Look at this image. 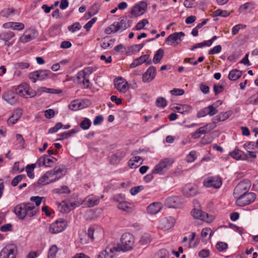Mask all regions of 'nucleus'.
Segmentation results:
<instances>
[{
    "mask_svg": "<svg viewBox=\"0 0 258 258\" xmlns=\"http://www.w3.org/2000/svg\"><path fill=\"white\" fill-rule=\"evenodd\" d=\"M44 198L34 196L30 198V201L34 202L35 205L31 203H23L18 204L14 208V213L21 220H24L26 217H32L38 212V207Z\"/></svg>",
    "mask_w": 258,
    "mask_h": 258,
    "instance_id": "obj_1",
    "label": "nucleus"
},
{
    "mask_svg": "<svg viewBox=\"0 0 258 258\" xmlns=\"http://www.w3.org/2000/svg\"><path fill=\"white\" fill-rule=\"evenodd\" d=\"M16 93L21 96L24 97H33L36 95H41L43 92L49 94H60L62 92L60 89L47 88L44 87L39 88L37 92L31 89L29 86L26 83H23L19 85L16 89Z\"/></svg>",
    "mask_w": 258,
    "mask_h": 258,
    "instance_id": "obj_2",
    "label": "nucleus"
},
{
    "mask_svg": "<svg viewBox=\"0 0 258 258\" xmlns=\"http://www.w3.org/2000/svg\"><path fill=\"white\" fill-rule=\"evenodd\" d=\"M135 243L134 236L130 233H125L120 238V243H115V246L119 252H126L133 249Z\"/></svg>",
    "mask_w": 258,
    "mask_h": 258,
    "instance_id": "obj_3",
    "label": "nucleus"
},
{
    "mask_svg": "<svg viewBox=\"0 0 258 258\" xmlns=\"http://www.w3.org/2000/svg\"><path fill=\"white\" fill-rule=\"evenodd\" d=\"M124 18L126 17L121 18L119 22H115L112 24L105 29V33L107 34L116 33L118 32H122L130 27V25H127Z\"/></svg>",
    "mask_w": 258,
    "mask_h": 258,
    "instance_id": "obj_4",
    "label": "nucleus"
},
{
    "mask_svg": "<svg viewBox=\"0 0 258 258\" xmlns=\"http://www.w3.org/2000/svg\"><path fill=\"white\" fill-rule=\"evenodd\" d=\"M99 231L101 230L95 226L90 227L88 229L87 233L82 232L79 234L80 242L83 244L88 243L90 240H93L95 237H98Z\"/></svg>",
    "mask_w": 258,
    "mask_h": 258,
    "instance_id": "obj_5",
    "label": "nucleus"
},
{
    "mask_svg": "<svg viewBox=\"0 0 258 258\" xmlns=\"http://www.w3.org/2000/svg\"><path fill=\"white\" fill-rule=\"evenodd\" d=\"M173 162V160L169 158L160 160L159 163L153 168L152 173L161 175L164 174L170 168Z\"/></svg>",
    "mask_w": 258,
    "mask_h": 258,
    "instance_id": "obj_6",
    "label": "nucleus"
},
{
    "mask_svg": "<svg viewBox=\"0 0 258 258\" xmlns=\"http://www.w3.org/2000/svg\"><path fill=\"white\" fill-rule=\"evenodd\" d=\"M55 75L51 71L48 70H40L31 73L29 74L30 80L42 81L43 80L55 79Z\"/></svg>",
    "mask_w": 258,
    "mask_h": 258,
    "instance_id": "obj_7",
    "label": "nucleus"
},
{
    "mask_svg": "<svg viewBox=\"0 0 258 258\" xmlns=\"http://www.w3.org/2000/svg\"><path fill=\"white\" fill-rule=\"evenodd\" d=\"M251 186L250 182L248 180H242L240 181L235 187L233 195L237 198L240 195L249 193L248 191Z\"/></svg>",
    "mask_w": 258,
    "mask_h": 258,
    "instance_id": "obj_8",
    "label": "nucleus"
},
{
    "mask_svg": "<svg viewBox=\"0 0 258 258\" xmlns=\"http://www.w3.org/2000/svg\"><path fill=\"white\" fill-rule=\"evenodd\" d=\"M64 166H56L53 169L47 171V174L51 180L50 182H54L62 178L64 175Z\"/></svg>",
    "mask_w": 258,
    "mask_h": 258,
    "instance_id": "obj_9",
    "label": "nucleus"
},
{
    "mask_svg": "<svg viewBox=\"0 0 258 258\" xmlns=\"http://www.w3.org/2000/svg\"><path fill=\"white\" fill-rule=\"evenodd\" d=\"M255 194L253 192L240 195L236 198V204L240 207L249 205L255 200Z\"/></svg>",
    "mask_w": 258,
    "mask_h": 258,
    "instance_id": "obj_10",
    "label": "nucleus"
},
{
    "mask_svg": "<svg viewBox=\"0 0 258 258\" xmlns=\"http://www.w3.org/2000/svg\"><path fill=\"white\" fill-rule=\"evenodd\" d=\"M115 252H119L115 246V243H110L105 249L99 253L97 258H113L115 255Z\"/></svg>",
    "mask_w": 258,
    "mask_h": 258,
    "instance_id": "obj_11",
    "label": "nucleus"
},
{
    "mask_svg": "<svg viewBox=\"0 0 258 258\" xmlns=\"http://www.w3.org/2000/svg\"><path fill=\"white\" fill-rule=\"evenodd\" d=\"M16 247L14 245H8L0 251V258H16Z\"/></svg>",
    "mask_w": 258,
    "mask_h": 258,
    "instance_id": "obj_12",
    "label": "nucleus"
},
{
    "mask_svg": "<svg viewBox=\"0 0 258 258\" xmlns=\"http://www.w3.org/2000/svg\"><path fill=\"white\" fill-rule=\"evenodd\" d=\"M66 227L67 222L62 219H59L51 224L49 230L52 234H56L62 232Z\"/></svg>",
    "mask_w": 258,
    "mask_h": 258,
    "instance_id": "obj_13",
    "label": "nucleus"
},
{
    "mask_svg": "<svg viewBox=\"0 0 258 258\" xmlns=\"http://www.w3.org/2000/svg\"><path fill=\"white\" fill-rule=\"evenodd\" d=\"M191 213L195 218L208 223L211 222L214 220L213 216H209L208 214L203 212L201 209H194Z\"/></svg>",
    "mask_w": 258,
    "mask_h": 258,
    "instance_id": "obj_14",
    "label": "nucleus"
},
{
    "mask_svg": "<svg viewBox=\"0 0 258 258\" xmlns=\"http://www.w3.org/2000/svg\"><path fill=\"white\" fill-rule=\"evenodd\" d=\"M147 7V3L144 1H141L134 6L130 13L132 17H137L143 15L145 12Z\"/></svg>",
    "mask_w": 258,
    "mask_h": 258,
    "instance_id": "obj_15",
    "label": "nucleus"
},
{
    "mask_svg": "<svg viewBox=\"0 0 258 258\" xmlns=\"http://www.w3.org/2000/svg\"><path fill=\"white\" fill-rule=\"evenodd\" d=\"M204 185L207 187L219 188L222 185V180L219 176L208 178L204 180Z\"/></svg>",
    "mask_w": 258,
    "mask_h": 258,
    "instance_id": "obj_16",
    "label": "nucleus"
},
{
    "mask_svg": "<svg viewBox=\"0 0 258 258\" xmlns=\"http://www.w3.org/2000/svg\"><path fill=\"white\" fill-rule=\"evenodd\" d=\"M185 36L182 32H175L169 35L165 40V42L171 45L175 46L181 41V38Z\"/></svg>",
    "mask_w": 258,
    "mask_h": 258,
    "instance_id": "obj_17",
    "label": "nucleus"
},
{
    "mask_svg": "<svg viewBox=\"0 0 258 258\" xmlns=\"http://www.w3.org/2000/svg\"><path fill=\"white\" fill-rule=\"evenodd\" d=\"M182 204L181 199L178 196L168 197L165 201V205L168 208H178L180 207Z\"/></svg>",
    "mask_w": 258,
    "mask_h": 258,
    "instance_id": "obj_18",
    "label": "nucleus"
},
{
    "mask_svg": "<svg viewBox=\"0 0 258 258\" xmlns=\"http://www.w3.org/2000/svg\"><path fill=\"white\" fill-rule=\"evenodd\" d=\"M2 98L12 105L16 104L18 101L17 95L14 91L11 90H8L3 93Z\"/></svg>",
    "mask_w": 258,
    "mask_h": 258,
    "instance_id": "obj_19",
    "label": "nucleus"
},
{
    "mask_svg": "<svg viewBox=\"0 0 258 258\" xmlns=\"http://www.w3.org/2000/svg\"><path fill=\"white\" fill-rule=\"evenodd\" d=\"M175 223V219L172 217H165L159 223V227L164 230H167L172 228Z\"/></svg>",
    "mask_w": 258,
    "mask_h": 258,
    "instance_id": "obj_20",
    "label": "nucleus"
},
{
    "mask_svg": "<svg viewBox=\"0 0 258 258\" xmlns=\"http://www.w3.org/2000/svg\"><path fill=\"white\" fill-rule=\"evenodd\" d=\"M182 193L187 197H194L198 193V187L191 184H186L183 187Z\"/></svg>",
    "mask_w": 258,
    "mask_h": 258,
    "instance_id": "obj_21",
    "label": "nucleus"
},
{
    "mask_svg": "<svg viewBox=\"0 0 258 258\" xmlns=\"http://www.w3.org/2000/svg\"><path fill=\"white\" fill-rule=\"evenodd\" d=\"M36 164L38 167L44 166L46 167H50L53 165V162L48 155H44L37 160Z\"/></svg>",
    "mask_w": 258,
    "mask_h": 258,
    "instance_id": "obj_22",
    "label": "nucleus"
},
{
    "mask_svg": "<svg viewBox=\"0 0 258 258\" xmlns=\"http://www.w3.org/2000/svg\"><path fill=\"white\" fill-rule=\"evenodd\" d=\"M100 201V199L98 196L91 195L87 196L83 201L84 205L88 207H92L97 205Z\"/></svg>",
    "mask_w": 258,
    "mask_h": 258,
    "instance_id": "obj_23",
    "label": "nucleus"
},
{
    "mask_svg": "<svg viewBox=\"0 0 258 258\" xmlns=\"http://www.w3.org/2000/svg\"><path fill=\"white\" fill-rule=\"evenodd\" d=\"M22 110L20 108L15 109L12 115L9 118L7 123L9 125H13L15 124L19 119L22 114Z\"/></svg>",
    "mask_w": 258,
    "mask_h": 258,
    "instance_id": "obj_24",
    "label": "nucleus"
},
{
    "mask_svg": "<svg viewBox=\"0 0 258 258\" xmlns=\"http://www.w3.org/2000/svg\"><path fill=\"white\" fill-rule=\"evenodd\" d=\"M93 72V69L92 67L85 68L83 70L78 73L77 78L78 80L82 79V81H89L88 78Z\"/></svg>",
    "mask_w": 258,
    "mask_h": 258,
    "instance_id": "obj_25",
    "label": "nucleus"
},
{
    "mask_svg": "<svg viewBox=\"0 0 258 258\" xmlns=\"http://www.w3.org/2000/svg\"><path fill=\"white\" fill-rule=\"evenodd\" d=\"M229 155L236 160H246L247 159V156L244 152L239 150L237 147L229 153Z\"/></svg>",
    "mask_w": 258,
    "mask_h": 258,
    "instance_id": "obj_26",
    "label": "nucleus"
},
{
    "mask_svg": "<svg viewBox=\"0 0 258 258\" xmlns=\"http://www.w3.org/2000/svg\"><path fill=\"white\" fill-rule=\"evenodd\" d=\"M163 205L160 202H154L151 204L147 207V210L149 214L155 215L160 211L162 209Z\"/></svg>",
    "mask_w": 258,
    "mask_h": 258,
    "instance_id": "obj_27",
    "label": "nucleus"
},
{
    "mask_svg": "<svg viewBox=\"0 0 258 258\" xmlns=\"http://www.w3.org/2000/svg\"><path fill=\"white\" fill-rule=\"evenodd\" d=\"M75 205L69 201H63L58 204V208L61 213H68L75 207Z\"/></svg>",
    "mask_w": 258,
    "mask_h": 258,
    "instance_id": "obj_28",
    "label": "nucleus"
},
{
    "mask_svg": "<svg viewBox=\"0 0 258 258\" xmlns=\"http://www.w3.org/2000/svg\"><path fill=\"white\" fill-rule=\"evenodd\" d=\"M126 153L124 151H119L112 155L110 158V162L112 165L119 164L121 160L125 157Z\"/></svg>",
    "mask_w": 258,
    "mask_h": 258,
    "instance_id": "obj_29",
    "label": "nucleus"
},
{
    "mask_svg": "<svg viewBox=\"0 0 258 258\" xmlns=\"http://www.w3.org/2000/svg\"><path fill=\"white\" fill-rule=\"evenodd\" d=\"M143 159L140 156H134L128 162V166L132 169H135L139 167L143 163Z\"/></svg>",
    "mask_w": 258,
    "mask_h": 258,
    "instance_id": "obj_30",
    "label": "nucleus"
},
{
    "mask_svg": "<svg viewBox=\"0 0 258 258\" xmlns=\"http://www.w3.org/2000/svg\"><path fill=\"white\" fill-rule=\"evenodd\" d=\"M114 86L120 93H125L129 89L128 82H114Z\"/></svg>",
    "mask_w": 258,
    "mask_h": 258,
    "instance_id": "obj_31",
    "label": "nucleus"
},
{
    "mask_svg": "<svg viewBox=\"0 0 258 258\" xmlns=\"http://www.w3.org/2000/svg\"><path fill=\"white\" fill-rule=\"evenodd\" d=\"M117 208L127 213L132 212L134 210L133 205L125 201L119 203L117 205Z\"/></svg>",
    "mask_w": 258,
    "mask_h": 258,
    "instance_id": "obj_32",
    "label": "nucleus"
},
{
    "mask_svg": "<svg viewBox=\"0 0 258 258\" xmlns=\"http://www.w3.org/2000/svg\"><path fill=\"white\" fill-rule=\"evenodd\" d=\"M37 35L38 33L37 31L33 29L31 31L30 34L23 35L21 36L20 38V41L22 43H26L34 39L37 36Z\"/></svg>",
    "mask_w": 258,
    "mask_h": 258,
    "instance_id": "obj_33",
    "label": "nucleus"
},
{
    "mask_svg": "<svg viewBox=\"0 0 258 258\" xmlns=\"http://www.w3.org/2000/svg\"><path fill=\"white\" fill-rule=\"evenodd\" d=\"M6 28H11L14 30H22L24 28V25L22 23L18 22H9L3 25Z\"/></svg>",
    "mask_w": 258,
    "mask_h": 258,
    "instance_id": "obj_34",
    "label": "nucleus"
},
{
    "mask_svg": "<svg viewBox=\"0 0 258 258\" xmlns=\"http://www.w3.org/2000/svg\"><path fill=\"white\" fill-rule=\"evenodd\" d=\"M156 76V68L151 66L150 67L147 71L143 75V78L148 80H153Z\"/></svg>",
    "mask_w": 258,
    "mask_h": 258,
    "instance_id": "obj_35",
    "label": "nucleus"
},
{
    "mask_svg": "<svg viewBox=\"0 0 258 258\" xmlns=\"http://www.w3.org/2000/svg\"><path fill=\"white\" fill-rule=\"evenodd\" d=\"M100 9L99 5L97 4H94L89 9L88 12L86 14V19H88L91 18L92 16L96 14Z\"/></svg>",
    "mask_w": 258,
    "mask_h": 258,
    "instance_id": "obj_36",
    "label": "nucleus"
},
{
    "mask_svg": "<svg viewBox=\"0 0 258 258\" xmlns=\"http://www.w3.org/2000/svg\"><path fill=\"white\" fill-rule=\"evenodd\" d=\"M242 75L241 71L237 69H233L229 72L228 78L230 81H236L240 78Z\"/></svg>",
    "mask_w": 258,
    "mask_h": 258,
    "instance_id": "obj_37",
    "label": "nucleus"
},
{
    "mask_svg": "<svg viewBox=\"0 0 258 258\" xmlns=\"http://www.w3.org/2000/svg\"><path fill=\"white\" fill-rule=\"evenodd\" d=\"M15 34L11 31H5L0 33V39L4 41H8L14 37Z\"/></svg>",
    "mask_w": 258,
    "mask_h": 258,
    "instance_id": "obj_38",
    "label": "nucleus"
},
{
    "mask_svg": "<svg viewBox=\"0 0 258 258\" xmlns=\"http://www.w3.org/2000/svg\"><path fill=\"white\" fill-rule=\"evenodd\" d=\"M164 51L162 48L159 49L155 53L153 61L154 63H159L162 59L164 55Z\"/></svg>",
    "mask_w": 258,
    "mask_h": 258,
    "instance_id": "obj_39",
    "label": "nucleus"
},
{
    "mask_svg": "<svg viewBox=\"0 0 258 258\" xmlns=\"http://www.w3.org/2000/svg\"><path fill=\"white\" fill-rule=\"evenodd\" d=\"M84 107L82 103L78 100L72 101L69 105L70 109L73 111H77Z\"/></svg>",
    "mask_w": 258,
    "mask_h": 258,
    "instance_id": "obj_40",
    "label": "nucleus"
},
{
    "mask_svg": "<svg viewBox=\"0 0 258 258\" xmlns=\"http://www.w3.org/2000/svg\"><path fill=\"white\" fill-rule=\"evenodd\" d=\"M78 86L82 89H89L92 91L98 90L93 84L90 83V82H78Z\"/></svg>",
    "mask_w": 258,
    "mask_h": 258,
    "instance_id": "obj_41",
    "label": "nucleus"
},
{
    "mask_svg": "<svg viewBox=\"0 0 258 258\" xmlns=\"http://www.w3.org/2000/svg\"><path fill=\"white\" fill-rule=\"evenodd\" d=\"M51 180L49 178V176L47 174V172H46L43 175L41 176L37 181L39 185H45L48 184L50 183Z\"/></svg>",
    "mask_w": 258,
    "mask_h": 258,
    "instance_id": "obj_42",
    "label": "nucleus"
},
{
    "mask_svg": "<svg viewBox=\"0 0 258 258\" xmlns=\"http://www.w3.org/2000/svg\"><path fill=\"white\" fill-rule=\"evenodd\" d=\"M149 57L150 56L148 54L142 55L138 58L135 59L132 63L131 66L135 67L143 63H145V62L147 61V59H148Z\"/></svg>",
    "mask_w": 258,
    "mask_h": 258,
    "instance_id": "obj_43",
    "label": "nucleus"
},
{
    "mask_svg": "<svg viewBox=\"0 0 258 258\" xmlns=\"http://www.w3.org/2000/svg\"><path fill=\"white\" fill-rule=\"evenodd\" d=\"M52 192L57 194H69L70 190L67 185H62L60 188H56L52 190Z\"/></svg>",
    "mask_w": 258,
    "mask_h": 258,
    "instance_id": "obj_44",
    "label": "nucleus"
},
{
    "mask_svg": "<svg viewBox=\"0 0 258 258\" xmlns=\"http://www.w3.org/2000/svg\"><path fill=\"white\" fill-rule=\"evenodd\" d=\"M58 248L56 245H52L48 249L47 257L48 258H56V254L58 252Z\"/></svg>",
    "mask_w": 258,
    "mask_h": 258,
    "instance_id": "obj_45",
    "label": "nucleus"
},
{
    "mask_svg": "<svg viewBox=\"0 0 258 258\" xmlns=\"http://www.w3.org/2000/svg\"><path fill=\"white\" fill-rule=\"evenodd\" d=\"M254 5L252 3L248 2L244 5H241L239 8V12L240 13H245L246 10H251L254 9Z\"/></svg>",
    "mask_w": 258,
    "mask_h": 258,
    "instance_id": "obj_46",
    "label": "nucleus"
},
{
    "mask_svg": "<svg viewBox=\"0 0 258 258\" xmlns=\"http://www.w3.org/2000/svg\"><path fill=\"white\" fill-rule=\"evenodd\" d=\"M36 164H32L28 165L26 167V171L27 174V176L31 179H33L34 177V169Z\"/></svg>",
    "mask_w": 258,
    "mask_h": 258,
    "instance_id": "obj_47",
    "label": "nucleus"
},
{
    "mask_svg": "<svg viewBox=\"0 0 258 258\" xmlns=\"http://www.w3.org/2000/svg\"><path fill=\"white\" fill-rule=\"evenodd\" d=\"M244 149L246 150H253L256 152V142H247L243 145Z\"/></svg>",
    "mask_w": 258,
    "mask_h": 258,
    "instance_id": "obj_48",
    "label": "nucleus"
},
{
    "mask_svg": "<svg viewBox=\"0 0 258 258\" xmlns=\"http://www.w3.org/2000/svg\"><path fill=\"white\" fill-rule=\"evenodd\" d=\"M213 235V232L210 228H204L201 232V236L203 238L209 239Z\"/></svg>",
    "mask_w": 258,
    "mask_h": 258,
    "instance_id": "obj_49",
    "label": "nucleus"
},
{
    "mask_svg": "<svg viewBox=\"0 0 258 258\" xmlns=\"http://www.w3.org/2000/svg\"><path fill=\"white\" fill-rule=\"evenodd\" d=\"M213 15L214 17L221 16L223 17H226L230 15V13L226 10L218 9L214 12Z\"/></svg>",
    "mask_w": 258,
    "mask_h": 258,
    "instance_id": "obj_50",
    "label": "nucleus"
},
{
    "mask_svg": "<svg viewBox=\"0 0 258 258\" xmlns=\"http://www.w3.org/2000/svg\"><path fill=\"white\" fill-rule=\"evenodd\" d=\"M26 177L24 174H20L15 177L11 182V184L13 186H17L24 178Z\"/></svg>",
    "mask_w": 258,
    "mask_h": 258,
    "instance_id": "obj_51",
    "label": "nucleus"
},
{
    "mask_svg": "<svg viewBox=\"0 0 258 258\" xmlns=\"http://www.w3.org/2000/svg\"><path fill=\"white\" fill-rule=\"evenodd\" d=\"M216 248L220 252L225 251L228 248V244L224 242L220 241L216 244Z\"/></svg>",
    "mask_w": 258,
    "mask_h": 258,
    "instance_id": "obj_52",
    "label": "nucleus"
},
{
    "mask_svg": "<svg viewBox=\"0 0 258 258\" xmlns=\"http://www.w3.org/2000/svg\"><path fill=\"white\" fill-rule=\"evenodd\" d=\"M91 122L87 118H85L80 124V126L83 130H88L91 126Z\"/></svg>",
    "mask_w": 258,
    "mask_h": 258,
    "instance_id": "obj_53",
    "label": "nucleus"
},
{
    "mask_svg": "<svg viewBox=\"0 0 258 258\" xmlns=\"http://www.w3.org/2000/svg\"><path fill=\"white\" fill-rule=\"evenodd\" d=\"M156 104L159 107L164 108L167 105L166 100L162 97H158L156 99Z\"/></svg>",
    "mask_w": 258,
    "mask_h": 258,
    "instance_id": "obj_54",
    "label": "nucleus"
},
{
    "mask_svg": "<svg viewBox=\"0 0 258 258\" xmlns=\"http://www.w3.org/2000/svg\"><path fill=\"white\" fill-rule=\"evenodd\" d=\"M81 28V26L79 22H76L68 27V30L72 32H75L76 31H78L80 30Z\"/></svg>",
    "mask_w": 258,
    "mask_h": 258,
    "instance_id": "obj_55",
    "label": "nucleus"
},
{
    "mask_svg": "<svg viewBox=\"0 0 258 258\" xmlns=\"http://www.w3.org/2000/svg\"><path fill=\"white\" fill-rule=\"evenodd\" d=\"M148 21L147 19H143L139 21L136 25V29L137 30H140L144 29L145 25L148 24Z\"/></svg>",
    "mask_w": 258,
    "mask_h": 258,
    "instance_id": "obj_56",
    "label": "nucleus"
},
{
    "mask_svg": "<svg viewBox=\"0 0 258 258\" xmlns=\"http://www.w3.org/2000/svg\"><path fill=\"white\" fill-rule=\"evenodd\" d=\"M208 115L210 116H213L218 113V110L214 105H210L207 107Z\"/></svg>",
    "mask_w": 258,
    "mask_h": 258,
    "instance_id": "obj_57",
    "label": "nucleus"
},
{
    "mask_svg": "<svg viewBox=\"0 0 258 258\" xmlns=\"http://www.w3.org/2000/svg\"><path fill=\"white\" fill-rule=\"evenodd\" d=\"M144 44H135L130 46L128 50L131 52H134L136 51H139L140 49L144 46Z\"/></svg>",
    "mask_w": 258,
    "mask_h": 258,
    "instance_id": "obj_58",
    "label": "nucleus"
},
{
    "mask_svg": "<svg viewBox=\"0 0 258 258\" xmlns=\"http://www.w3.org/2000/svg\"><path fill=\"white\" fill-rule=\"evenodd\" d=\"M96 21L97 18L94 17L85 24L84 27L87 31H89L90 30L92 25L96 22Z\"/></svg>",
    "mask_w": 258,
    "mask_h": 258,
    "instance_id": "obj_59",
    "label": "nucleus"
},
{
    "mask_svg": "<svg viewBox=\"0 0 258 258\" xmlns=\"http://www.w3.org/2000/svg\"><path fill=\"white\" fill-rule=\"evenodd\" d=\"M222 47L220 45L214 46L213 48L209 51V54H216L221 52Z\"/></svg>",
    "mask_w": 258,
    "mask_h": 258,
    "instance_id": "obj_60",
    "label": "nucleus"
},
{
    "mask_svg": "<svg viewBox=\"0 0 258 258\" xmlns=\"http://www.w3.org/2000/svg\"><path fill=\"white\" fill-rule=\"evenodd\" d=\"M196 159V153L194 151H191L186 157L187 162H194Z\"/></svg>",
    "mask_w": 258,
    "mask_h": 258,
    "instance_id": "obj_61",
    "label": "nucleus"
},
{
    "mask_svg": "<svg viewBox=\"0 0 258 258\" xmlns=\"http://www.w3.org/2000/svg\"><path fill=\"white\" fill-rule=\"evenodd\" d=\"M231 113L230 111L222 112L219 114V118L220 121H224L228 118L231 115Z\"/></svg>",
    "mask_w": 258,
    "mask_h": 258,
    "instance_id": "obj_62",
    "label": "nucleus"
},
{
    "mask_svg": "<svg viewBox=\"0 0 258 258\" xmlns=\"http://www.w3.org/2000/svg\"><path fill=\"white\" fill-rule=\"evenodd\" d=\"M151 241V238L148 235H143L140 240V243L142 245H146L149 243Z\"/></svg>",
    "mask_w": 258,
    "mask_h": 258,
    "instance_id": "obj_63",
    "label": "nucleus"
},
{
    "mask_svg": "<svg viewBox=\"0 0 258 258\" xmlns=\"http://www.w3.org/2000/svg\"><path fill=\"white\" fill-rule=\"evenodd\" d=\"M189 108V106L187 105H180L179 106H177L176 108L177 112L182 114L187 111Z\"/></svg>",
    "mask_w": 258,
    "mask_h": 258,
    "instance_id": "obj_64",
    "label": "nucleus"
}]
</instances>
